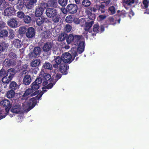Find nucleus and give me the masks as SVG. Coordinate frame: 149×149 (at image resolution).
<instances>
[{"label":"nucleus","instance_id":"nucleus-1","mask_svg":"<svg viewBox=\"0 0 149 149\" xmlns=\"http://www.w3.org/2000/svg\"><path fill=\"white\" fill-rule=\"evenodd\" d=\"M66 42L68 44H71L72 47L71 52L74 57L78 55L77 52L79 54L81 53L84 50L85 43L81 36H73L70 34L68 36Z\"/></svg>","mask_w":149,"mask_h":149},{"label":"nucleus","instance_id":"nucleus-2","mask_svg":"<svg viewBox=\"0 0 149 149\" xmlns=\"http://www.w3.org/2000/svg\"><path fill=\"white\" fill-rule=\"evenodd\" d=\"M56 70H54V72H51V75H52V77H51V75L48 74L44 73L40 74L38 79L41 81V83L42 82V80H45L48 81V82H50L51 83H49L46 86V88L49 89H51L53 86L54 85L56 82L58 80L60 79L61 77V75L58 73H56L55 72Z\"/></svg>","mask_w":149,"mask_h":149},{"label":"nucleus","instance_id":"nucleus-3","mask_svg":"<svg viewBox=\"0 0 149 149\" xmlns=\"http://www.w3.org/2000/svg\"><path fill=\"white\" fill-rule=\"evenodd\" d=\"M29 102V104H27L28 102H24L22 103L21 108L17 103H14L11 107V111L13 113H17L19 112H22L23 110L28 111H29L35 106V99L34 98H31Z\"/></svg>","mask_w":149,"mask_h":149},{"label":"nucleus","instance_id":"nucleus-4","mask_svg":"<svg viewBox=\"0 0 149 149\" xmlns=\"http://www.w3.org/2000/svg\"><path fill=\"white\" fill-rule=\"evenodd\" d=\"M110 2V0H108L99 4H97L93 7L92 9L94 12H96L97 10H100L102 13H104L105 10L104 9L105 7L109 5Z\"/></svg>","mask_w":149,"mask_h":149},{"label":"nucleus","instance_id":"nucleus-5","mask_svg":"<svg viewBox=\"0 0 149 149\" xmlns=\"http://www.w3.org/2000/svg\"><path fill=\"white\" fill-rule=\"evenodd\" d=\"M15 73V70L13 68L7 70V76L3 77L2 81L5 83L8 84L12 79Z\"/></svg>","mask_w":149,"mask_h":149},{"label":"nucleus","instance_id":"nucleus-6","mask_svg":"<svg viewBox=\"0 0 149 149\" xmlns=\"http://www.w3.org/2000/svg\"><path fill=\"white\" fill-rule=\"evenodd\" d=\"M36 95L34 93L33 91L30 88H29L27 89L25 91L24 94L23 95L22 99L23 100H25V101L24 102H28L27 103V104H29L30 103L29 101L31 99L28 100V98L30 96H33ZM35 99L36 102V99L35 97H33Z\"/></svg>","mask_w":149,"mask_h":149},{"label":"nucleus","instance_id":"nucleus-7","mask_svg":"<svg viewBox=\"0 0 149 149\" xmlns=\"http://www.w3.org/2000/svg\"><path fill=\"white\" fill-rule=\"evenodd\" d=\"M48 5L46 3H42L39 5L36 10L35 15L36 17L41 16L42 14L44 9L46 8Z\"/></svg>","mask_w":149,"mask_h":149},{"label":"nucleus","instance_id":"nucleus-8","mask_svg":"<svg viewBox=\"0 0 149 149\" xmlns=\"http://www.w3.org/2000/svg\"><path fill=\"white\" fill-rule=\"evenodd\" d=\"M71 54H72L71 53ZM73 58L72 59L71 55L70 53L66 52L63 54L62 56V58L63 62L65 63H70L74 59L76 56H74L72 54Z\"/></svg>","mask_w":149,"mask_h":149},{"label":"nucleus","instance_id":"nucleus-9","mask_svg":"<svg viewBox=\"0 0 149 149\" xmlns=\"http://www.w3.org/2000/svg\"><path fill=\"white\" fill-rule=\"evenodd\" d=\"M41 83V81L40 80L37 78L35 81L33 82L31 85V89L33 91L34 93L36 95L37 94L39 91L38 90L40 87V84Z\"/></svg>","mask_w":149,"mask_h":149},{"label":"nucleus","instance_id":"nucleus-10","mask_svg":"<svg viewBox=\"0 0 149 149\" xmlns=\"http://www.w3.org/2000/svg\"><path fill=\"white\" fill-rule=\"evenodd\" d=\"M56 10L53 8H48L47 9L46 13L49 17H52L55 16L57 14Z\"/></svg>","mask_w":149,"mask_h":149},{"label":"nucleus","instance_id":"nucleus-11","mask_svg":"<svg viewBox=\"0 0 149 149\" xmlns=\"http://www.w3.org/2000/svg\"><path fill=\"white\" fill-rule=\"evenodd\" d=\"M15 14V10L13 7H10L5 9L4 11V15L8 16L14 15Z\"/></svg>","mask_w":149,"mask_h":149},{"label":"nucleus","instance_id":"nucleus-12","mask_svg":"<svg viewBox=\"0 0 149 149\" xmlns=\"http://www.w3.org/2000/svg\"><path fill=\"white\" fill-rule=\"evenodd\" d=\"M41 52V49L38 47H35L33 50V52H31L29 54L30 58L36 57L39 56Z\"/></svg>","mask_w":149,"mask_h":149},{"label":"nucleus","instance_id":"nucleus-13","mask_svg":"<svg viewBox=\"0 0 149 149\" xmlns=\"http://www.w3.org/2000/svg\"><path fill=\"white\" fill-rule=\"evenodd\" d=\"M67 9L70 13L73 14L77 12L78 8L76 5L71 4L68 5Z\"/></svg>","mask_w":149,"mask_h":149},{"label":"nucleus","instance_id":"nucleus-14","mask_svg":"<svg viewBox=\"0 0 149 149\" xmlns=\"http://www.w3.org/2000/svg\"><path fill=\"white\" fill-rule=\"evenodd\" d=\"M37 2L36 0H24L23 2L28 8H31L34 7Z\"/></svg>","mask_w":149,"mask_h":149},{"label":"nucleus","instance_id":"nucleus-15","mask_svg":"<svg viewBox=\"0 0 149 149\" xmlns=\"http://www.w3.org/2000/svg\"><path fill=\"white\" fill-rule=\"evenodd\" d=\"M7 24L8 26L12 28H15L18 26V22L15 18L10 19L8 21Z\"/></svg>","mask_w":149,"mask_h":149},{"label":"nucleus","instance_id":"nucleus-16","mask_svg":"<svg viewBox=\"0 0 149 149\" xmlns=\"http://www.w3.org/2000/svg\"><path fill=\"white\" fill-rule=\"evenodd\" d=\"M63 62L62 57L57 56L52 61L53 66L55 68H57L58 65L60 64Z\"/></svg>","mask_w":149,"mask_h":149},{"label":"nucleus","instance_id":"nucleus-17","mask_svg":"<svg viewBox=\"0 0 149 149\" xmlns=\"http://www.w3.org/2000/svg\"><path fill=\"white\" fill-rule=\"evenodd\" d=\"M35 35V30L32 27H30L27 29L26 33V36L29 38L33 37Z\"/></svg>","mask_w":149,"mask_h":149},{"label":"nucleus","instance_id":"nucleus-18","mask_svg":"<svg viewBox=\"0 0 149 149\" xmlns=\"http://www.w3.org/2000/svg\"><path fill=\"white\" fill-rule=\"evenodd\" d=\"M143 8L146 10L145 13L149 14V1L148 0H144L142 5Z\"/></svg>","mask_w":149,"mask_h":149},{"label":"nucleus","instance_id":"nucleus-19","mask_svg":"<svg viewBox=\"0 0 149 149\" xmlns=\"http://www.w3.org/2000/svg\"><path fill=\"white\" fill-rule=\"evenodd\" d=\"M99 25L98 24H95L93 26V31L97 33L98 31L102 32L104 31V28L103 26H101L100 29H99Z\"/></svg>","mask_w":149,"mask_h":149},{"label":"nucleus","instance_id":"nucleus-20","mask_svg":"<svg viewBox=\"0 0 149 149\" xmlns=\"http://www.w3.org/2000/svg\"><path fill=\"white\" fill-rule=\"evenodd\" d=\"M46 19H47L43 16L38 17L36 19L37 24L38 26H40L46 22Z\"/></svg>","mask_w":149,"mask_h":149},{"label":"nucleus","instance_id":"nucleus-21","mask_svg":"<svg viewBox=\"0 0 149 149\" xmlns=\"http://www.w3.org/2000/svg\"><path fill=\"white\" fill-rule=\"evenodd\" d=\"M93 21H91L89 22H86L84 23L85 24L84 29L85 30V33H86V34L87 33V31H88L91 27L92 25L93 24Z\"/></svg>","mask_w":149,"mask_h":149},{"label":"nucleus","instance_id":"nucleus-22","mask_svg":"<svg viewBox=\"0 0 149 149\" xmlns=\"http://www.w3.org/2000/svg\"><path fill=\"white\" fill-rule=\"evenodd\" d=\"M52 45V44L51 42H47L43 47V50L45 52H48L51 49Z\"/></svg>","mask_w":149,"mask_h":149},{"label":"nucleus","instance_id":"nucleus-23","mask_svg":"<svg viewBox=\"0 0 149 149\" xmlns=\"http://www.w3.org/2000/svg\"><path fill=\"white\" fill-rule=\"evenodd\" d=\"M8 111L9 109L8 108L0 110V120L4 118Z\"/></svg>","mask_w":149,"mask_h":149},{"label":"nucleus","instance_id":"nucleus-24","mask_svg":"<svg viewBox=\"0 0 149 149\" xmlns=\"http://www.w3.org/2000/svg\"><path fill=\"white\" fill-rule=\"evenodd\" d=\"M31 81V77L29 75H25L23 80V83L26 85H29Z\"/></svg>","mask_w":149,"mask_h":149},{"label":"nucleus","instance_id":"nucleus-25","mask_svg":"<svg viewBox=\"0 0 149 149\" xmlns=\"http://www.w3.org/2000/svg\"><path fill=\"white\" fill-rule=\"evenodd\" d=\"M10 101L8 100H4L0 102V104L6 108H8L9 109V111L10 108Z\"/></svg>","mask_w":149,"mask_h":149},{"label":"nucleus","instance_id":"nucleus-26","mask_svg":"<svg viewBox=\"0 0 149 149\" xmlns=\"http://www.w3.org/2000/svg\"><path fill=\"white\" fill-rule=\"evenodd\" d=\"M74 23L76 24H80L81 26L84 25L85 22V20L83 18L79 19L77 18H75L73 19Z\"/></svg>","mask_w":149,"mask_h":149},{"label":"nucleus","instance_id":"nucleus-27","mask_svg":"<svg viewBox=\"0 0 149 149\" xmlns=\"http://www.w3.org/2000/svg\"><path fill=\"white\" fill-rule=\"evenodd\" d=\"M41 62L40 60L39 59H37L33 61L30 63V66L32 67H38L40 64Z\"/></svg>","mask_w":149,"mask_h":149},{"label":"nucleus","instance_id":"nucleus-28","mask_svg":"<svg viewBox=\"0 0 149 149\" xmlns=\"http://www.w3.org/2000/svg\"><path fill=\"white\" fill-rule=\"evenodd\" d=\"M68 69L69 67L66 64H64L63 66H61L60 70L61 73L64 74H66L67 73V70Z\"/></svg>","mask_w":149,"mask_h":149},{"label":"nucleus","instance_id":"nucleus-29","mask_svg":"<svg viewBox=\"0 0 149 149\" xmlns=\"http://www.w3.org/2000/svg\"><path fill=\"white\" fill-rule=\"evenodd\" d=\"M13 45L16 48H19L21 47L22 43L18 39H15L13 41Z\"/></svg>","mask_w":149,"mask_h":149},{"label":"nucleus","instance_id":"nucleus-30","mask_svg":"<svg viewBox=\"0 0 149 149\" xmlns=\"http://www.w3.org/2000/svg\"><path fill=\"white\" fill-rule=\"evenodd\" d=\"M87 14L88 18L91 21H93L95 18V14L93 13H91L90 11H87Z\"/></svg>","mask_w":149,"mask_h":149},{"label":"nucleus","instance_id":"nucleus-31","mask_svg":"<svg viewBox=\"0 0 149 149\" xmlns=\"http://www.w3.org/2000/svg\"><path fill=\"white\" fill-rule=\"evenodd\" d=\"M10 86L13 90H15L19 88L18 85L14 81H12L10 84Z\"/></svg>","mask_w":149,"mask_h":149},{"label":"nucleus","instance_id":"nucleus-32","mask_svg":"<svg viewBox=\"0 0 149 149\" xmlns=\"http://www.w3.org/2000/svg\"><path fill=\"white\" fill-rule=\"evenodd\" d=\"M15 92L13 90H11L8 91L6 94L7 97L9 98L13 97L15 96Z\"/></svg>","mask_w":149,"mask_h":149},{"label":"nucleus","instance_id":"nucleus-33","mask_svg":"<svg viewBox=\"0 0 149 149\" xmlns=\"http://www.w3.org/2000/svg\"><path fill=\"white\" fill-rule=\"evenodd\" d=\"M43 68L45 69L51 70L52 69V65L48 62H45L43 65Z\"/></svg>","mask_w":149,"mask_h":149},{"label":"nucleus","instance_id":"nucleus-34","mask_svg":"<svg viewBox=\"0 0 149 149\" xmlns=\"http://www.w3.org/2000/svg\"><path fill=\"white\" fill-rule=\"evenodd\" d=\"M50 34V32L49 31H45L41 34V36L42 38H48Z\"/></svg>","mask_w":149,"mask_h":149},{"label":"nucleus","instance_id":"nucleus-35","mask_svg":"<svg viewBox=\"0 0 149 149\" xmlns=\"http://www.w3.org/2000/svg\"><path fill=\"white\" fill-rule=\"evenodd\" d=\"M12 60L8 59H6L3 62L4 65L6 67L11 65H12Z\"/></svg>","mask_w":149,"mask_h":149},{"label":"nucleus","instance_id":"nucleus-36","mask_svg":"<svg viewBox=\"0 0 149 149\" xmlns=\"http://www.w3.org/2000/svg\"><path fill=\"white\" fill-rule=\"evenodd\" d=\"M67 36V35L64 33H62L60 35L58 38L59 41H62L64 40L65 38Z\"/></svg>","mask_w":149,"mask_h":149},{"label":"nucleus","instance_id":"nucleus-37","mask_svg":"<svg viewBox=\"0 0 149 149\" xmlns=\"http://www.w3.org/2000/svg\"><path fill=\"white\" fill-rule=\"evenodd\" d=\"M8 32L6 30L1 31L0 33V37H5L8 36Z\"/></svg>","mask_w":149,"mask_h":149},{"label":"nucleus","instance_id":"nucleus-38","mask_svg":"<svg viewBox=\"0 0 149 149\" xmlns=\"http://www.w3.org/2000/svg\"><path fill=\"white\" fill-rule=\"evenodd\" d=\"M91 2L89 0H84L82 2V5L85 7H87L90 6Z\"/></svg>","mask_w":149,"mask_h":149},{"label":"nucleus","instance_id":"nucleus-39","mask_svg":"<svg viewBox=\"0 0 149 149\" xmlns=\"http://www.w3.org/2000/svg\"><path fill=\"white\" fill-rule=\"evenodd\" d=\"M24 22L26 23H29L31 21V17L28 15H26L24 17Z\"/></svg>","mask_w":149,"mask_h":149},{"label":"nucleus","instance_id":"nucleus-40","mask_svg":"<svg viewBox=\"0 0 149 149\" xmlns=\"http://www.w3.org/2000/svg\"><path fill=\"white\" fill-rule=\"evenodd\" d=\"M65 21L66 22L68 23H72L73 20L72 18V15H69L67 16L65 18Z\"/></svg>","mask_w":149,"mask_h":149},{"label":"nucleus","instance_id":"nucleus-41","mask_svg":"<svg viewBox=\"0 0 149 149\" xmlns=\"http://www.w3.org/2000/svg\"><path fill=\"white\" fill-rule=\"evenodd\" d=\"M58 3L62 6H66L67 3V0H58Z\"/></svg>","mask_w":149,"mask_h":149},{"label":"nucleus","instance_id":"nucleus-42","mask_svg":"<svg viewBox=\"0 0 149 149\" xmlns=\"http://www.w3.org/2000/svg\"><path fill=\"white\" fill-rule=\"evenodd\" d=\"M7 72H6L5 70L3 68L0 71V76L1 77H4L7 76Z\"/></svg>","mask_w":149,"mask_h":149},{"label":"nucleus","instance_id":"nucleus-43","mask_svg":"<svg viewBox=\"0 0 149 149\" xmlns=\"http://www.w3.org/2000/svg\"><path fill=\"white\" fill-rule=\"evenodd\" d=\"M26 28L25 26L21 27L19 29V32L21 34L25 33L26 31Z\"/></svg>","mask_w":149,"mask_h":149},{"label":"nucleus","instance_id":"nucleus-44","mask_svg":"<svg viewBox=\"0 0 149 149\" xmlns=\"http://www.w3.org/2000/svg\"><path fill=\"white\" fill-rule=\"evenodd\" d=\"M107 16L106 15H100L97 17V19L99 21L101 22Z\"/></svg>","mask_w":149,"mask_h":149},{"label":"nucleus","instance_id":"nucleus-45","mask_svg":"<svg viewBox=\"0 0 149 149\" xmlns=\"http://www.w3.org/2000/svg\"><path fill=\"white\" fill-rule=\"evenodd\" d=\"M72 29V26L68 24L66 25L65 27V29L66 32H70Z\"/></svg>","mask_w":149,"mask_h":149},{"label":"nucleus","instance_id":"nucleus-46","mask_svg":"<svg viewBox=\"0 0 149 149\" xmlns=\"http://www.w3.org/2000/svg\"><path fill=\"white\" fill-rule=\"evenodd\" d=\"M53 17V20L54 22H57L59 21L60 16L59 15H57V14L55 16Z\"/></svg>","mask_w":149,"mask_h":149},{"label":"nucleus","instance_id":"nucleus-47","mask_svg":"<svg viewBox=\"0 0 149 149\" xmlns=\"http://www.w3.org/2000/svg\"><path fill=\"white\" fill-rule=\"evenodd\" d=\"M17 17L20 18H22L25 16L24 13L21 12H17Z\"/></svg>","mask_w":149,"mask_h":149},{"label":"nucleus","instance_id":"nucleus-48","mask_svg":"<svg viewBox=\"0 0 149 149\" xmlns=\"http://www.w3.org/2000/svg\"><path fill=\"white\" fill-rule=\"evenodd\" d=\"M124 2L128 5H131L134 3L133 0H124Z\"/></svg>","mask_w":149,"mask_h":149},{"label":"nucleus","instance_id":"nucleus-49","mask_svg":"<svg viewBox=\"0 0 149 149\" xmlns=\"http://www.w3.org/2000/svg\"><path fill=\"white\" fill-rule=\"evenodd\" d=\"M109 10L111 12L112 14H114L115 13V9L113 6L110 7L109 8Z\"/></svg>","mask_w":149,"mask_h":149},{"label":"nucleus","instance_id":"nucleus-50","mask_svg":"<svg viewBox=\"0 0 149 149\" xmlns=\"http://www.w3.org/2000/svg\"><path fill=\"white\" fill-rule=\"evenodd\" d=\"M9 56L10 58L13 59L16 58V54L13 52H10L9 54Z\"/></svg>","mask_w":149,"mask_h":149},{"label":"nucleus","instance_id":"nucleus-51","mask_svg":"<svg viewBox=\"0 0 149 149\" xmlns=\"http://www.w3.org/2000/svg\"><path fill=\"white\" fill-rule=\"evenodd\" d=\"M10 37L13 38L14 36V32L12 30H10L9 31Z\"/></svg>","mask_w":149,"mask_h":149},{"label":"nucleus","instance_id":"nucleus-52","mask_svg":"<svg viewBox=\"0 0 149 149\" xmlns=\"http://www.w3.org/2000/svg\"><path fill=\"white\" fill-rule=\"evenodd\" d=\"M5 24L3 22H0V29L4 28L5 26Z\"/></svg>","mask_w":149,"mask_h":149},{"label":"nucleus","instance_id":"nucleus-53","mask_svg":"<svg viewBox=\"0 0 149 149\" xmlns=\"http://www.w3.org/2000/svg\"><path fill=\"white\" fill-rule=\"evenodd\" d=\"M134 13L133 12V11H132V10H131L129 13V17H130V18H131V17L134 16Z\"/></svg>","mask_w":149,"mask_h":149},{"label":"nucleus","instance_id":"nucleus-54","mask_svg":"<svg viewBox=\"0 0 149 149\" xmlns=\"http://www.w3.org/2000/svg\"><path fill=\"white\" fill-rule=\"evenodd\" d=\"M42 91H40L37 96V98H40L43 94Z\"/></svg>","mask_w":149,"mask_h":149},{"label":"nucleus","instance_id":"nucleus-55","mask_svg":"<svg viewBox=\"0 0 149 149\" xmlns=\"http://www.w3.org/2000/svg\"><path fill=\"white\" fill-rule=\"evenodd\" d=\"M61 10L62 12L64 14H66L67 13V10L65 8H63L61 9Z\"/></svg>","mask_w":149,"mask_h":149},{"label":"nucleus","instance_id":"nucleus-56","mask_svg":"<svg viewBox=\"0 0 149 149\" xmlns=\"http://www.w3.org/2000/svg\"><path fill=\"white\" fill-rule=\"evenodd\" d=\"M4 44V43H3L0 45V52H1L3 51V46Z\"/></svg>","mask_w":149,"mask_h":149},{"label":"nucleus","instance_id":"nucleus-57","mask_svg":"<svg viewBox=\"0 0 149 149\" xmlns=\"http://www.w3.org/2000/svg\"><path fill=\"white\" fill-rule=\"evenodd\" d=\"M48 81L45 80H42V85L43 86H45L46 85H47L48 84Z\"/></svg>","mask_w":149,"mask_h":149},{"label":"nucleus","instance_id":"nucleus-58","mask_svg":"<svg viewBox=\"0 0 149 149\" xmlns=\"http://www.w3.org/2000/svg\"><path fill=\"white\" fill-rule=\"evenodd\" d=\"M49 4H49H47L48 5V6H47V7H49V6H50V7H54V6H56V3H52L50 5V4Z\"/></svg>","mask_w":149,"mask_h":149},{"label":"nucleus","instance_id":"nucleus-59","mask_svg":"<svg viewBox=\"0 0 149 149\" xmlns=\"http://www.w3.org/2000/svg\"><path fill=\"white\" fill-rule=\"evenodd\" d=\"M121 15H120L121 17H124L125 16V12L124 11H122L121 13Z\"/></svg>","mask_w":149,"mask_h":149},{"label":"nucleus","instance_id":"nucleus-60","mask_svg":"<svg viewBox=\"0 0 149 149\" xmlns=\"http://www.w3.org/2000/svg\"><path fill=\"white\" fill-rule=\"evenodd\" d=\"M28 66V65L27 64H25L24 65H23L22 67L23 69L25 70L27 69Z\"/></svg>","mask_w":149,"mask_h":149},{"label":"nucleus","instance_id":"nucleus-61","mask_svg":"<svg viewBox=\"0 0 149 149\" xmlns=\"http://www.w3.org/2000/svg\"><path fill=\"white\" fill-rule=\"evenodd\" d=\"M109 20L110 21V22H113V19L112 17H109Z\"/></svg>","mask_w":149,"mask_h":149},{"label":"nucleus","instance_id":"nucleus-62","mask_svg":"<svg viewBox=\"0 0 149 149\" xmlns=\"http://www.w3.org/2000/svg\"><path fill=\"white\" fill-rule=\"evenodd\" d=\"M75 3L77 4H79L80 2V0H74Z\"/></svg>","mask_w":149,"mask_h":149},{"label":"nucleus","instance_id":"nucleus-63","mask_svg":"<svg viewBox=\"0 0 149 149\" xmlns=\"http://www.w3.org/2000/svg\"><path fill=\"white\" fill-rule=\"evenodd\" d=\"M28 72V70H24L23 71V74H24Z\"/></svg>","mask_w":149,"mask_h":149},{"label":"nucleus","instance_id":"nucleus-64","mask_svg":"<svg viewBox=\"0 0 149 149\" xmlns=\"http://www.w3.org/2000/svg\"><path fill=\"white\" fill-rule=\"evenodd\" d=\"M65 49H68L69 48V46H65Z\"/></svg>","mask_w":149,"mask_h":149}]
</instances>
